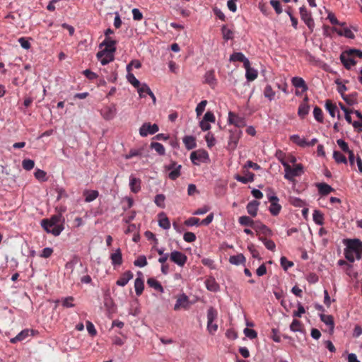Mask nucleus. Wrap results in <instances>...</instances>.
I'll return each mask as SVG.
<instances>
[{
	"label": "nucleus",
	"instance_id": "obj_30",
	"mask_svg": "<svg viewBox=\"0 0 362 362\" xmlns=\"http://www.w3.org/2000/svg\"><path fill=\"white\" fill-rule=\"evenodd\" d=\"M158 225L164 230H168L170 228L169 218L164 212H161L158 214Z\"/></svg>",
	"mask_w": 362,
	"mask_h": 362
},
{
	"label": "nucleus",
	"instance_id": "obj_61",
	"mask_svg": "<svg viewBox=\"0 0 362 362\" xmlns=\"http://www.w3.org/2000/svg\"><path fill=\"white\" fill-rule=\"evenodd\" d=\"M185 224L187 226H199L201 224L200 220L198 218L190 217L185 221Z\"/></svg>",
	"mask_w": 362,
	"mask_h": 362
},
{
	"label": "nucleus",
	"instance_id": "obj_10",
	"mask_svg": "<svg viewBox=\"0 0 362 362\" xmlns=\"http://www.w3.org/2000/svg\"><path fill=\"white\" fill-rule=\"evenodd\" d=\"M170 259L178 266L183 267L187 262V257L185 254L180 251L174 250L170 254Z\"/></svg>",
	"mask_w": 362,
	"mask_h": 362
},
{
	"label": "nucleus",
	"instance_id": "obj_15",
	"mask_svg": "<svg viewBox=\"0 0 362 362\" xmlns=\"http://www.w3.org/2000/svg\"><path fill=\"white\" fill-rule=\"evenodd\" d=\"M221 33L225 41H228L234 38L235 30L232 25L224 24L221 28Z\"/></svg>",
	"mask_w": 362,
	"mask_h": 362
},
{
	"label": "nucleus",
	"instance_id": "obj_43",
	"mask_svg": "<svg viewBox=\"0 0 362 362\" xmlns=\"http://www.w3.org/2000/svg\"><path fill=\"white\" fill-rule=\"evenodd\" d=\"M255 221L247 216H242L238 218V223L243 226H250L253 228Z\"/></svg>",
	"mask_w": 362,
	"mask_h": 362
},
{
	"label": "nucleus",
	"instance_id": "obj_60",
	"mask_svg": "<svg viewBox=\"0 0 362 362\" xmlns=\"http://www.w3.org/2000/svg\"><path fill=\"white\" fill-rule=\"evenodd\" d=\"M280 263L284 270H287L288 268L293 266V262L288 260L286 257H281Z\"/></svg>",
	"mask_w": 362,
	"mask_h": 362
},
{
	"label": "nucleus",
	"instance_id": "obj_45",
	"mask_svg": "<svg viewBox=\"0 0 362 362\" xmlns=\"http://www.w3.org/2000/svg\"><path fill=\"white\" fill-rule=\"evenodd\" d=\"M276 93L273 90L271 85L267 84L264 90V96L269 101H272L275 98Z\"/></svg>",
	"mask_w": 362,
	"mask_h": 362
},
{
	"label": "nucleus",
	"instance_id": "obj_53",
	"mask_svg": "<svg viewBox=\"0 0 362 362\" xmlns=\"http://www.w3.org/2000/svg\"><path fill=\"white\" fill-rule=\"evenodd\" d=\"M334 28H338V27H337V26H331V25H327V24H324L323 25L324 35H326V36H329V37L333 36L334 35L336 34V31H334V30H332V29H334Z\"/></svg>",
	"mask_w": 362,
	"mask_h": 362
},
{
	"label": "nucleus",
	"instance_id": "obj_16",
	"mask_svg": "<svg viewBox=\"0 0 362 362\" xmlns=\"http://www.w3.org/2000/svg\"><path fill=\"white\" fill-rule=\"evenodd\" d=\"M253 229L257 233H261L264 235L271 236L273 234L272 230L259 221H257L255 222Z\"/></svg>",
	"mask_w": 362,
	"mask_h": 362
},
{
	"label": "nucleus",
	"instance_id": "obj_51",
	"mask_svg": "<svg viewBox=\"0 0 362 362\" xmlns=\"http://www.w3.org/2000/svg\"><path fill=\"white\" fill-rule=\"evenodd\" d=\"M165 197L163 194H159L155 197L154 202L157 206L164 209L165 207Z\"/></svg>",
	"mask_w": 362,
	"mask_h": 362
},
{
	"label": "nucleus",
	"instance_id": "obj_38",
	"mask_svg": "<svg viewBox=\"0 0 362 362\" xmlns=\"http://www.w3.org/2000/svg\"><path fill=\"white\" fill-rule=\"evenodd\" d=\"M299 10H300L301 20L304 23H312L313 22L311 13L305 6L300 7Z\"/></svg>",
	"mask_w": 362,
	"mask_h": 362
},
{
	"label": "nucleus",
	"instance_id": "obj_57",
	"mask_svg": "<svg viewBox=\"0 0 362 362\" xmlns=\"http://www.w3.org/2000/svg\"><path fill=\"white\" fill-rule=\"evenodd\" d=\"M357 93H353L350 95H348V97H346L344 98V101L349 105H353L354 104L357 103Z\"/></svg>",
	"mask_w": 362,
	"mask_h": 362
},
{
	"label": "nucleus",
	"instance_id": "obj_9",
	"mask_svg": "<svg viewBox=\"0 0 362 362\" xmlns=\"http://www.w3.org/2000/svg\"><path fill=\"white\" fill-rule=\"evenodd\" d=\"M114 53L108 49H102L97 53L96 57L102 65H106L115 59Z\"/></svg>",
	"mask_w": 362,
	"mask_h": 362
},
{
	"label": "nucleus",
	"instance_id": "obj_21",
	"mask_svg": "<svg viewBox=\"0 0 362 362\" xmlns=\"http://www.w3.org/2000/svg\"><path fill=\"white\" fill-rule=\"evenodd\" d=\"M133 277V273L131 271H127L117 279L116 284L119 286H125Z\"/></svg>",
	"mask_w": 362,
	"mask_h": 362
},
{
	"label": "nucleus",
	"instance_id": "obj_31",
	"mask_svg": "<svg viewBox=\"0 0 362 362\" xmlns=\"http://www.w3.org/2000/svg\"><path fill=\"white\" fill-rule=\"evenodd\" d=\"M246 70L245 77L247 81H253L257 78V71L250 66V62L248 64V66L244 67Z\"/></svg>",
	"mask_w": 362,
	"mask_h": 362
},
{
	"label": "nucleus",
	"instance_id": "obj_52",
	"mask_svg": "<svg viewBox=\"0 0 362 362\" xmlns=\"http://www.w3.org/2000/svg\"><path fill=\"white\" fill-rule=\"evenodd\" d=\"M127 79L134 88H137L141 84L140 81L135 77V76L129 72L127 75Z\"/></svg>",
	"mask_w": 362,
	"mask_h": 362
},
{
	"label": "nucleus",
	"instance_id": "obj_3",
	"mask_svg": "<svg viewBox=\"0 0 362 362\" xmlns=\"http://www.w3.org/2000/svg\"><path fill=\"white\" fill-rule=\"evenodd\" d=\"M344 244L346 245L344 248V256L345 258L351 263L355 261L354 252H356L358 244V239H345L344 240Z\"/></svg>",
	"mask_w": 362,
	"mask_h": 362
},
{
	"label": "nucleus",
	"instance_id": "obj_22",
	"mask_svg": "<svg viewBox=\"0 0 362 362\" xmlns=\"http://www.w3.org/2000/svg\"><path fill=\"white\" fill-rule=\"evenodd\" d=\"M204 83L209 84L212 88L216 86L217 80L215 77L214 70L207 71L204 76Z\"/></svg>",
	"mask_w": 362,
	"mask_h": 362
},
{
	"label": "nucleus",
	"instance_id": "obj_13",
	"mask_svg": "<svg viewBox=\"0 0 362 362\" xmlns=\"http://www.w3.org/2000/svg\"><path fill=\"white\" fill-rule=\"evenodd\" d=\"M189 305V298L185 293H182L178 296L174 305V310H178L181 308L187 309Z\"/></svg>",
	"mask_w": 362,
	"mask_h": 362
},
{
	"label": "nucleus",
	"instance_id": "obj_55",
	"mask_svg": "<svg viewBox=\"0 0 362 362\" xmlns=\"http://www.w3.org/2000/svg\"><path fill=\"white\" fill-rule=\"evenodd\" d=\"M313 116L317 122H323V113H322V110L319 107H317V106L315 107V108L313 110Z\"/></svg>",
	"mask_w": 362,
	"mask_h": 362
},
{
	"label": "nucleus",
	"instance_id": "obj_33",
	"mask_svg": "<svg viewBox=\"0 0 362 362\" xmlns=\"http://www.w3.org/2000/svg\"><path fill=\"white\" fill-rule=\"evenodd\" d=\"M105 46L103 49H108L109 51L115 52L116 50L115 41L110 37H105L103 42L100 45V47Z\"/></svg>",
	"mask_w": 362,
	"mask_h": 362
},
{
	"label": "nucleus",
	"instance_id": "obj_42",
	"mask_svg": "<svg viewBox=\"0 0 362 362\" xmlns=\"http://www.w3.org/2000/svg\"><path fill=\"white\" fill-rule=\"evenodd\" d=\"M291 141H292L294 144L299 146L300 147L305 148L306 147L307 141L304 138H301L298 134H293L290 136Z\"/></svg>",
	"mask_w": 362,
	"mask_h": 362
},
{
	"label": "nucleus",
	"instance_id": "obj_56",
	"mask_svg": "<svg viewBox=\"0 0 362 362\" xmlns=\"http://www.w3.org/2000/svg\"><path fill=\"white\" fill-rule=\"evenodd\" d=\"M74 298L72 296H68L62 300V304L63 307L69 308L74 307V304L73 303Z\"/></svg>",
	"mask_w": 362,
	"mask_h": 362
},
{
	"label": "nucleus",
	"instance_id": "obj_62",
	"mask_svg": "<svg viewBox=\"0 0 362 362\" xmlns=\"http://www.w3.org/2000/svg\"><path fill=\"white\" fill-rule=\"evenodd\" d=\"M22 165L25 170H30L34 168L35 162L31 159H25L22 162Z\"/></svg>",
	"mask_w": 362,
	"mask_h": 362
},
{
	"label": "nucleus",
	"instance_id": "obj_46",
	"mask_svg": "<svg viewBox=\"0 0 362 362\" xmlns=\"http://www.w3.org/2000/svg\"><path fill=\"white\" fill-rule=\"evenodd\" d=\"M259 240L263 243L266 248L271 251H274L276 249V244L275 243L270 239H267L265 238H263L262 236L259 237Z\"/></svg>",
	"mask_w": 362,
	"mask_h": 362
},
{
	"label": "nucleus",
	"instance_id": "obj_47",
	"mask_svg": "<svg viewBox=\"0 0 362 362\" xmlns=\"http://www.w3.org/2000/svg\"><path fill=\"white\" fill-rule=\"evenodd\" d=\"M151 148L154 149L160 156H163L165 153V149L163 145L158 142H151Z\"/></svg>",
	"mask_w": 362,
	"mask_h": 362
},
{
	"label": "nucleus",
	"instance_id": "obj_58",
	"mask_svg": "<svg viewBox=\"0 0 362 362\" xmlns=\"http://www.w3.org/2000/svg\"><path fill=\"white\" fill-rule=\"evenodd\" d=\"M207 105V100H202L196 107L197 116H200L204 111L206 105Z\"/></svg>",
	"mask_w": 362,
	"mask_h": 362
},
{
	"label": "nucleus",
	"instance_id": "obj_59",
	"mask_svg": "<svg viewBox=\"0 0 362 362\" xmlns=\"http://www.w3.org/2000/svg\"><path fill=\"white\" fill-rule=\"evenodd\" d=\"M269 3L271 6L274 8L276 14H280L282 13V7L279 0H270Z\"/></svg>",
	"mask_w": 362,
	"mask_h": 362
},
{
	"label": "nucleus",
	"instance_id": "obj_23",
	"mask_svg": "<svg viewBox=\"0 0 362 362\" xmlns=\"http://www.w3.org/2000/svg\"><path fill=\"white\" fill-rule=\"evenodd\" d=\"M229 60L230 62H240L243 63L244 67L248 66L249 59L242 52H233Z\"/></svg>",
	"mask_w": 362,
	"mask_h": 362
},
{
	"label": "nucleus",
	"instance_id": "obj_49",
	"mask_svg": "<svg viewBox=\"0 0 362 362\" xmlns=\"http://www.w3.org/2000/svg\"><path fill=\"white\" fill-rule=\"evenodd\" d=\"M217 316V310L214 307H210L207 310V322H214Z\"/></svg>",
	"mask_w": 362,
	"mask_h": 362
},
{
	"label": "nucleus",
	"instance_id": "obj_19",
	"mask_svg": "<svg viewBox=\"0 0 362 362\" xmlns=\"http://www.w3.org/2000/svg\"><path fill=\"white\" fill-rule=\"evenodd\" d=\"M309 111L310 105H308V98L305 96L298 107V115L300 118L303 119L308 115Z\"/></svg>",
	"mask_w": 362,
	"mask_h": 362
},
{
	"label": "nucleus",
	"instance_id": "obj_64",
	"mask_svg": "<svg viewBox=\"0 0 362 362\" xmlns=\"http://www.w3.org/2000/svg\"><path fill=\"white\" fill-rule=\"evenodd\" d=\"M300 322L296 319H294L290 325V329L293 332H300Z\"/></svg>",
	"mask_w": 362,
	"mask_h": 362
},
{
	"label": "nucleus",
	"instance_id": "obj_50",
	"mask_svg": "<svg viewBox=\"0 0 362 362\" xmlns=\"http://www.w3.org/2000/svg\"><path fill=\"white\" fill-rule=\"evenodd\" d=\"M291 204L296 207H303L306 205L305 202L296 197H291L289 199Z\"/></svg>",
	"mask_w": 362,
	"mask_h": 362
},
{
	"label": "nucleus",
	"instance_id": "obj_34",
	"mask_svg": "<svg viewBox=\"0 0 362 362\" xmlns=\"http://www.w3.org/2000/svg\"><path fill=\"white\" fill-rule=\"evenodd\" d=\"M325 108L328 111L329 114L332 117H334L336 112L338 113V118H340L339 112L337 109V107L335 104L332 103L331 100H326L325 102Z\"/></svg>",
	"mask_w": 362,
	"mask_h": 362
},
{
	"label": "nucleus",
	"instance_id": "obj_24",
	"mask_svg": "<svg viewBox=\"0 0 362 362\" xmlns=\"http://www.w3.org/2000/svg\"><path fill=\"white\" fill-rule=\"evenodd\" d=\"M292 85L296 88H301L302 92H305L308 90V87L305 80L299 76H295L291 78Z\"/></svg>",
	"mask_w": 362,
	"mask_h": 362
},
{
	"label": "nucleus",
	"instance_id": "obj_54",
	"mask_svg": "<svg viewBox=\"0 0 362 362\" xmlns=\"http://www.w3.org/2000/svg\"><path fill=\"white\" fill-rule=\"evenodd\" d=\"M148 264L146 257L144 255H140L136 260L134 262V264L138 267H144L146 266Z\"/></svg>",
	"mask_w": 362,
	"mask_h": 362
},
{
	"label": "nucleus",
	"instance_id": "obj_29",
	"mask_svg": "<svg viewBox=\"0 0 362 362\" xmlns=\"http://www.w3.org/2000/svg\"><path fill=\"white\" fill-rule=\"evenodd\" d=\"M316 187L318 189L319 193L322 196L327 195L334 190L330 185L325 182L317 183Z\"/></svg>",
	"mask_w": 362,
	"mask_h": 362
},
{
	"label": "nucleus",
	"instance_id": "obj_26",
	"mask_svg": "<svg viewBox=\"0 0 362 362\" xmlns=\"http://www.w3.org/2000/svg\"><path fill=\"white\" fill-rule=\"evenodd\" d=\"M234 178L241 182V183H243V184H247L248 182H252L254 181V179H255V175L254 173L250 172V171H247L245 174V175L244 176H242V175H235Z\"/></svg>",
	"mask_w": 362,
	"mask_h": 362
},
{
	"label": "nucleus",
	"instance_id": "obj_7",
	"mask_svg": "<svg viewBox=\"0 0 362 362\" xmlns=\"http://www.w3.org/2000/svg\"><path fill=\"white\" fill-rule=\"evenodd\" d=\"M267 198L269 202H270V206L269 207V211L272 216H277L281 210V206L279 203V198L274 194H267Z\"/></svg>",
	"mask_w": 362,
	"mask_h": 362
},
{
	"label": "nucleus",
	"instance_id": "obj_27",
	"mask_svg": "<svg viewBox=\"0 0 362 362\" xmlns=\"http://www.w3.org/2000/svg\"><path fill=\"white\" fill-rule=\"evenodd\" d=\"M320 317L321 321L329 327L330 333H332L334 328L333 317L331 315L320 314Z\"/></svg>",
	"mask_w": 362,
	"mask_h": 362
},
{
	"label": "nucleus",
	"instance_id": "obj_35",
	"mask_svg": "<svg viewBox=\"0 0 362 362\" xmlns=\"http://www.w3.org/2000/svg\"><path fill=\"white\" fill-rule=\"evenodd\" d=\"M182 141L187 149L191 150L197 146L196 139L193 136H185L182 139Z\"/></svg>",
	"mask_w": 362,
	"mask_h": 362
},
{
	"label": "nucleus",
	"instance_id": "obj_8",
	"mask_svg": "<svg viewBox=\"0 0 362 362\" xmlns=\"http://www.w3.org/2000/svg\"><path fill=\"white\" fill-rule=\"evenodd\" d=\"M159 130L158 125L156 124H151L149 122L144 123L139 128V134L142 137H146L148 134H154Z\"/></svg>",
	"mask_w": 362,
	"mask_h": 362
},
{
	"label": "nucleus",
	"instance_id": "obj_41",
	"mask_svg": "<svg viewBox=\"0 0 362 362\" xmlns=\"http://www.w3.org/2000/svg\"><path fill=\"white\" fill-rule=\"evenodd\" d=\"M136 89L140 98H145L151 90L149 86L145 83H141Z\"/></svg>",
	"mask_w": 362,
	"mask_h": 362
},
{
	"label": "nucleus",
	"instance_id": "obj_5",
	"mask_svg": "<svg viewBox=\"0 0 362 362\" xmlns=\"http://www.w3.org/2000/svg\"><path fill=\"white\" fill-rule=\"evenodd\" d=\"M242 134V131L237 128L230 130V136L228 142V148L229 150L234 151L237 148Z\"/></svg>",
	"mask_w": 362,
	"mask_h": 362
},
{
	"label": "nucleus",
	"instance_id": "obj_6",
	"mask_svg": "<svg viewBox=\"0 0 362 362\" xmlns=\"http://www.w3.org/2000/svg\"><path fill=\"white\" fill-rule=\"evenodd\" d=\"M181 168L182 165L173 160H171L168 165L165 166V169L169 171L168 177L172 180H175L180 176Z\"/></svg>",
	"mask_w": 362,
	"mask_h": 362
},
{
	"label": "nucleus",
	"instance_id": "obj_40",
	"mask_svg": "<svg viewBox=\"0 0 362 362\" xmlns=\"http://www.w3.org/2000/svg\"><path fill=\"white\" fill-rule=\"evenodd\" d=\"M245 262V257L243 254L233 255L229 257V262L233 265H240Z\"/></svg>",
	"mask_w": 362,
	"mask_h": 362
},
{
	"label": "nucleus",
	"instance_id": "obj_18",
	"mask_svg": "<svg viewBox=\"0 0 362 362\" xmlns=\"http://www.w3.org/2000/svg\"><path fill=\"white\" fill-rule=\"evenodd\" d=\"M340 59L346 69H350L356 64V61L352 57L351 55H349L346 52L341 54Z\"/></svg>",
	"mask_w": 362,
	"mask_h": 362
},
{
	"label": "nucleus",
	"instance_id": "obj_32",
	"mask_svg": "<svg viewBox=\"0 0 362 362\" xmlns=\"http://www.w3.org/2000/svg\"><path fill=\"white\" fill-rule=\"evenodd\" d=\"M83 196L85 197L86 202H91L98 197L99 192L98 190L95 189H86L83 191Z\"/></svg>",
	"mask_w": 362,
	"mask_h": 362
},
{
	"label": "nucleus",
	"instance_id": "obj_17",
	"mask_svg": "<svg viewBox=\"0 0 362 362\" xmlns=\"http://www.w3.org/2000/svg\"><path fill=\"white\" fill-rule=\"evenodd\" d=\"M110 259L112 266L115 268L122 264V255L120 248H117L110 255Z\"/></svg>",
	"mask_w": 362,
	"mask_h": 362
},
{
	"label": "nucleus",
	"instance_id": "obj_11",
	"mask_svg": "<svg viewBox=\"0 0 362 362\" xmlns=\"http://www.w3.org/2000/svg\"><path fill=\"white\" fill-rule=\"evenodd\" d=\"M228 122L234 124L237 129L246 126L245 118L240 117L232 112H229L228 113Z\"/></svg>",
	"mask_w": 362,
	"mask_h": 362
},
{
	"label": "nucleus",
	"instance_id": "obj_28",
	"mask_svg": "<svg viewBox=\"0 0 362 362\" xmlns=\"http://www.w3.org/2000/svg\"><path fill=\"white\" fill-rule=\"evenodd\" d=\"M129 187L131 191L134 193H137L141 190V180L139 178L131 175L129 177Z\"/></svg>",
	"mask_w": 362,
	"mask_h": 362
},
{
	"label": "nucleus",
	"instance_id": "obj_39",
	"mask_svg": "<svg viewBox=\"0 0 362 362\" xmlns=\"http://www.w3.org/2000/svg\"><path fill=\"white\" fill-rule=\"evenodd\" d=\"M30 330L28 329H25L19 332L15 337L11 338L10 339V342L12 344H16L18 341H21L25 339L29 336Z\"/></svg>",
	"mask_w": 362,
	"mask_h": 362
},
{
	"label": "nucleus",
	"instance_id": "obj_14",
	"mask_svg": "<svg viewBox=\"0 0 362 362\" xmlns=\"http://www.w3.org/2000/svg\"><path fill=\"white\" fill-rule=\"evenodd\" d=\"M339 26L338 28L332 29L334 31H336V35L339 36H344L349 39H354L355 35L352 30L349 28L343 27L344 24H338Z\"/></svg>",
	"mask_w": 362,
	"mask_h": 362
},
{
	"label": "nucleus",
	"instance_id": "obj_12",
	"mask_svg": "<svg viewBox=\"0 0 362 362\" xmlns=\"http://www.w3.org/2000/svg\"><path fill=\"white\" fill-rule=\"evenodd\" d=\"M116 113L117 108L115 104H112L110 106H106L100 110V114L105 120L112 119L115 117Z\"/></svg>",
	"mask_w": 362,
	"mask_h": 362
},
{
	"label": "nucleus",
	"instance_id": "obj_1",
	"mask_svg": "<svg viewBox=\"0 0 362 362\" xmlns=\"http://www.w3.org/2000/svg\"><path fill=\"white\" fill-rule=\"evenodd\" d=\"M64 222L62 214L53 215L50 218H45L41 221L42 228L47 233L54 236H58L64 230Z\"/></svg>",
	"mask_w": 362,
	"mask_h": 362
},
{
	"label": "nucleus",
	"instance_id": "obj_37",
	"mask_svg": "<svg viewBox=\"0 0 362 362\" xmlns=\"http://www.w3.org/2000/svg\"><path fill=\"white\" fill-rule=\"evenodd\" d=\"M134 289L136 296H139L142 294L144 289V282L141 277H136L134 281Z\"/></svg>",
	"mask_w": 362,
	"mask_h": 362
},
{
	"label": "nucleus",
	"instance_id": "obj_63",
	"mask_svg": "<svg viewBox=\"0 0 362 362\" xmlns=\"http://www.w3.org/2000/svg\"><path fill=\"white\" fill-rule=\"evenodd\" d=\"M34 175L38 180L43 182L47 180L46 173L42 170L37 169L34 173Z\"/></svg>",
	"mask_w": 362,
	"mask_h": 362
},
{
	"label": "nucleus",
	"instance_id": "obj_36",
	"mask_svg": "<svg viewBox=\"0 0 362 362\" xmlns=\"http://www.w3.org/2000/svg\"><path fill=\"white\" fill-rule=\"evenodd\" d=\"M147 284L149 287L153 288V289L160 293L164 292V289L161 284L154 278L148 279Z\"/></svg>",
	"mask_w": 362,
	"mask_h": 362
},
{
	"label": "nucleus",
	"instance_id": "obj_48",
	"mask_svg": "<svg viewBox=\"0 0 362 362\" xmlns=\"http://www.w3.org/2000/svg\"><path fill=\"white\" fill-rule=\"evenodd\" d=\"M333 158L337 163H347V159L345 156L339 151H334L333 153Z\"/></svg>",
	"mask_w": 362,
	"mask_h": 362
},
{
	"label": "nucleus",
	"instance_id": "obj_2",
	"mask_svg": "<svg viewBox=\"0 0 362 362\" xmlns=\"http://www.w3.org/2000/svg\"><path fill=\"white\" fill-rule=\"evenodd\" d=\"M281 163L284 168V178L290 182H294V177L303 173V167L302 164H297L294 168H291L284 160H280Z\"/></svg>",
	"mask_w": 362,
	"mask_h": 362
},
{
	"label": "nucleus",
	"instance_id": "obj_20",
	"mask_svg": "<svg viewBox=\"0 0 362 362\" xmlns=\"http://www.w3.org/2000/svg\"><path fill=\"white\" fill-rule=\"evenodd\" d=\"M206 288L211 292H218L220 290V286L213 276L208 277L204 281Z\"/></svg>",
	"mask_w": 362,
	"mask_h": 362
},
{
	"label": "nucleus",
	"instance_id": "obj_25",
	"mask_svg": "<svg viewBox=\"0 0 362 362\" xmlns=\"http://www.w3.org/2000/svg\"><path fill=\"white\" fill-rule=\"evenodd\" d=\"M259 202L256 200L250 202L247 206L246 209L247 213L252 217H255L257 214L258 207Z\"/></svg>",
	"mask_w": 362,
	"mask_h": 362
},
{
	"label": "nucleus",
	"instance_id": "obj_44",
	"mask_svg": "<svg viewBox=\"0 0 362 362\" xmlns=\"http://www.w3.org/2000/svg\"><path fill=\"white\" fill-rule=\"evenodd\" d=\"M313 221L318 226H322L324 223V215L319 210H315L313 214Z\"/></svg>",
	"mask_w": 362,
	"mask_h": 362
},
{
	"label": "nucleus",
	"instance_id": "obj_4",
	"mask_svg": "<svg viewBox=\"0 0 362 362\" xmlns=\"http://www.w3.org/2000/svg\"><path fill=\"white\" fill-rule=\"evenodd\" d=\"M190 160L194 165H199L201 163H207L209 156L206 151L198 150L191 153Z\"/></svg>",
	"mask_w": 362,
	"mask_h": 362
}]
</instances>
